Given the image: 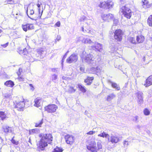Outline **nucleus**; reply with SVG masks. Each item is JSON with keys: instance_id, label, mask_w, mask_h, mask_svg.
I'll return each mask as SVG.
<instances>
[{"instance_id": "680f3d73", "label": "nucleus", "mask_w": 152, "mask_h": 152, "mask_svg": "<svg viewBox=\"0 0 152 152\" xmlns=\"http://www.w3.org/2000/svg\"><path fill=\"white\" fill-rule=\"evenodd\" d=\"M52 71L53 72H55L56 71V69L54 68H53L52 69Z\"/></svg>"}, {"instance_id": "c756f323", "label": "nucleus", "mask_w": 152, "mask_h": 152, "mask_svg": "<svg viewBox=\"0 0 152 152\" xmlns=\"http://www.w3.org/2000/svg\"><path fill=\"white\" fill-rule=\"evenodd\" d=\"M116 97V95L113 93L111 94L108 95L107 98V101H110L113 98Z\"/></svg>"}, {"instance_id": "4be33fe9", "label": "nucleus", "mask_w": 152, "mask_h": 152, "mask_svg": "<svg viewBox=\"0 0 152 152\" xmlns=\"http://www.w3.org/2000/svg\"><path fill=\"white\" fill-rule=\"evenodd\" d=\"M94 79V77L88 76L87 78L84 80V82L86 83L87 85H90L92 83Z\"/></svg>"}, {"instance_id": "58836bf2", "label": "nucleus", "mask_w": 152, "mask_h": 152, "mask_svg": "<svg viewBox=\"0 0 152 152\" xmlns=\"http://www.w3.org/2000/svg\"><path fill=\"white\" fill-rule=\"evenodd\" d=\"M129 40L132 43L134 44L136 43V41L135 38L134 37H130L129 38Z\"/></svg>"}, {"instance_id": "412c9836", "label": "nucleus", "mask_w": 152, "mask_h": 152, "mask_svg": "<svg viewBox=\"0 0 152 152\" xmlns=\"http://www.w3.org/2000/svg\"><path fill=\"white\" fill-rule=\"evenodd\" d=\"M2 129L4 132L5 134H7L11 132V128L7 125H4L2 126Z\"/></svg>"}, {"instance_id": "bb28decb", "label": "nucleus", "mask_w": 152, "mask_h": 152, "mask_svg": "<svg viewBox=\"0 0 152 152\" xmlns=\"http://www.w3.org/2000/svg\"><path fill=\"white\" fill-rule=\"evenodd\" d=\"M142 6L145 9L148 8L150 7V4L148 1L147 0H143L142 1Z\"/></svg>"}, {"instance_id": "2eb2a0df", "label": "nucleus", "mask_w": 152, "mask_h": 152, "mask_svg": "<svg viewBox=\"0 0 152 152\" xmlns=\"http://www.w3.org/2000/svg\"><path fill=\"white\" fill-rule=\"evenodd\" d=\"M91 47L94 50L100 52H102L103 50L102 45L97 42H95V45Z\"/></svg>"}, {"instance_id": "4d7b16f0", "label": "nucleus", "mask_w": 152, "mask_h": 152, "mask_svg": "<svg viewBox=\"0 0 152 152\" xmlns=\"http://www.w3.org/2000/svg\"><path fill=\"white\" fill-rule=\"evenodd\" d=\"M57 27H59L60 26V21L57 22L55 25Z\"/></svg>"}, {"instance_id": "7c9ffc66", "label": "nucleus", "mask_w": 152, "mask_h": 152, "mask_svg": "<svg viewBox=\"0 0 152 152\" xmlns=\"http://www.w3.org/2000/svg\"><path fill=\"white\" fill-rule=\"evenodd\" d=\"M147 23L150 26H152V15H150L147 20Z\"/></svg>"}, {"instance_id": "9d476101", "label": "nucleus", "mask_w": 152, "mask_h": 152, "mask_svg": "<svg viewBox=\"0 0 152 152\" xmlns=\"http://www.w3.org/2000/svg\"><path fill=\"white\" fill-rule=\"evenodd\" d=\"M64 138L66 143L70 145L72 144L74 142L75 139L74 136L69 134L65 135Z\"/></svg>"}, {"instance_id": "49530a36", "label": "nucleus", "mask_w": 152, "mask_h": 152, "mask_svg": "<svg viewBox=\"0 0 152 152\" xmlns=\"http://www.w3.org/2000/svg\"><path fill=\"white\" fill-rule=\"evenodd\" d=\"M5 2L8 4H12L14 2L13 0H6Z\"/></svg>"}, {"instance_id": "b1692460", "label": "nucleus", "mask_w": 152, "mask_h": 152, "mask_svg": "<svg viewBox=\"0 0 152 152\" xmlns=\"http://www.w3.org/2000/svg\"><path fill=\"white\" fill-rule=\"evenodd\" d=\"M18 52L21 55L27 56L28 54V56H29L30 54H28L27 51V49L25 48L23 50L19 49L18 50Z\"/></svg>"}, {"instance_id": "9b49d317", "label": "nucleus", "mask_w": 152, "mask_h": 152, "mask_svg": "<svg viewBox=\"0 0 152 152\" xmlns=\"http://www.w3.org/2000/svg\"><path fill=\"white\" fill-rule=\"evenodd\" d=\"M137 96V100L139 104H141L143 103V94L140 91H138L136 94Z\"/></svg>"}, {"instance_id": "5701e85b", "label": "nucleus", "mask_w": 152, "mask_h": 152, "mask_svg": "<svg viewBox=\"0 0 152 152\" xmlns=\"http://www.w3.org/2000/svg\"><path fill=\"white\" fill-rule=\"evenodd\" d=\"M37 53L40 56V57L41 58H43L45 56L46 52L42 49H39L37 50Z\"/></svg>"}, {"instance_id": "2f4dec72", "label": "nucleus", "mask_w": 152, "mask_h": 152, "mask_svg": "<svg viewBox=\"0 0 152 152\" xmlns=\"http://www.w3.org/2000/svg\"><path fill=\"white\" fill-rule=\"evenodd\" d=\"M98 137H102L107 138V137H109V135L108 134H106L104 132H103L100 134H98Z\"/></svg>"}, {"instance_id": "e2e57ef3", "label": "nucleus", "mask_w": 152, "mask_h": 152, "mask_svg": "<svg viewBox=\"0 0 152 152\" xmlns=\"http://www.w3.org/2000/svg\"><path fill=\"white\" fill-rule=\"evenodd\" d=\"M37 6L39 8L40 7V4H37Z\"/></svg>"}, {"instance_id": "6e6d98bb", "label": "nucleus", "mask_w": 152, "mask_h": 152, "mask_svg": "<svg viewBox=\"0 0 152 152\" xmlns=\"http://www.w3.org/2000/svg\"><path fill=\"white\" fill-rule=\"evenodd\" d=\"M8 43L7 42L5 44L1 45V46L5 48L7 47L8 46Z\"/></svg>"}, {"instance_id": "a18cd8bd", "label": "nucleus", "mask_w": 152, "mask_h": 152, "mask_svg": "<svg viewBox=\"0 0 152 152\" xmlns=\"http://www.w3.org/2000/svg\"><path fill=\"white\" fill-rule=\"evenodd\" d=\"M97 146L98 147V150H100L102 149V146L100 142H98L97 143Z\"/></svg>"}, {"instance_id": "69168bd1", "label": "nucleus", "mask_w": 152, "mask_h": 152, "mask_svg": "<svg viewBox=\"0 0 152 152\" xmlns=\"http://www.w3.org/2000/svg\"><path fill=\"white\" fill-rule=\"evenodd\" d=\"M66 77H65V76H63L62 77V78L63 79H65H65H66Z\"/></svg>"}, {"instance_id": "aec40b11", "label": "nucleus", "mask_w": 152, "mask_h": 152, "mask_svg": "<svg viewBox=\"0 0 152 152\" xmlns=\"http://www.w3.org/2000/svg\"><path fill=\"white\" fill-rule=\"evenodd\" d=\"M108 83L111 84V86L113 88H115L117 91L120 89V88L119 85L113 82L110 80L108 81Z\"/></svg>"}, {"instance_id": "393cba45", "label": "nucleus", "mask_w": 152, "mask_h": 152, "mask_svg": "<svg viewBox=\"0 0 152 152\" xmlns=\"http://www.w3.org/2000/svg\"><path fill=\"white\" fill-rule=\"evenodd\" d=\"M26 12L28 17L31 19L33 20V19L30 16L34 14V10L32 9H28V7H27Z\"/></svg>"}, {"instance_id": "052dcab7", "label": "nucleus", "mask_w": 152, "mask_h": 152, "mask_svg": "<svg viewBox=\"0 0 152 152\" xmlns=\"http://www.w3.org/2000/svg\"><path fill=\"white\" fill-rule=\"evenodd\" d=\"M19 79L20 81H23L24 80V79L21 77H19Z\"/></svg>"}, {"instance_id": "e433bc0d", "label": "nucleus", "mask_w": 152, "mask_h": 152, "mask_svg": "<svg viewBox=\"0 0 152 152\" xmlns=\"http://www.w3.org/2000/svg\"><path fill=\"white\" fill-rule=\"evenodd\" d=\"M138 119L139 117L137 116H135L133 117L132 119V120L134 122L137 123L139 122Z\"/></svg>"}, {"instance_id": "c85d7f7f", "label": "nucleus", "mask_w": 152, "mask_h": 152, "mask_svg": "<svg viewBox=\"0 0 152 152\" xmlns=\"http://www.w3.org/2000/svg\"><path fill=\"white\" fill-rule=\"evenodd\" d=\"M7 117V114L5 113L4 112L2 111H0V118L1 120H4Z\"/></svg>"}, {"instance_id": "4c0bfd02", "label": "nucleus", "mask_w": 152, "mask_h": 152, "mask_svg": "<svg viewBox=\"0 0 152 152\" xmlns=\"http://www.w3.org/2000/svg\"><path fill=\"white\" fill-rule=\"evenodd\" d=\"M37 132V129H33L31 130H29V134H32L34 133H36Z\"/></svg>"}, {"instance_id": "f257e3e1", "label": "nucleus", "mask_w": 152, "mask_h": 152, "mask_svg": "<svg viewBox=\"0 0 152 152\" xmlns=\"http://www.w3.org/2000/svg\"><path fill=\"white\" fill-rule=\"evenodd\" d=\"M40 138L38 143H37V148L39 151H43L48 144H51L53 137L50 134L41 133L39 135Z\"/></svg>"}, {"instance_id": "72a5a7b5", "label": "nucleus", "mask_w": 152, "mask_h": 152, "mask_svg": "<svg viewBox=\"0 0 152 152\" xmlns=\"http://www.w3.org/2000/svg\"><path fill=\"white\" fill-rule=\"evenodd\" d=\"M43 123V119H42L41 121H38L35 123V126L37 127H41Z\"/></svg>"}, {"instance_id": "4468645a", "label": "nucleus", "mask_w": 152, "mask_h": 152, "mask_svg": "<svg viewBox=\"0 0 152 152\" xmlns=\"http://www.w3.org/2000/svg\"><path fill=\"white\" fill-rule=\"evenodd\" d=\"M22 27L23 31L26 32L28 30L34 29V28L33 25L29 23L23 24L22 25Z\"/></svg>"}, {"instance_id": "5fc2aeb1", "label": "nucleus", "mask_w": 152, "mask_h": 152, "mask_svg": "<svg viewBox=\"0 0 152 152\" xmlns=\"http://www.w3.org/2000/svg\"><path fill=\"white\" fill-rule=\"evenodd\" d=\"M142 127V126H140V125H137L136 126L135 128L137 129H139V130H141V128Z\"/></svg>"}, {"instance_id": "bf43d9fd", "label": "nucleus", "mask_w": 152, "mask_h": 152, "mask_svg": "<svg viewBox=\"0 0 152 152\" xmlns=\"http://www.w3.org/2000/svg\"><path fill=\"white\" fill-rule=\"evenodd\" d=\"M28 59L30 60V61H33L34 60H33V59L34 60V58H33V57H31V58H28Z\"/></svg>"}, {"instance_id": "a211bd4d", "label": "nucleus", "mask_w": 152, "mask_h": 152, "mask_svg": "<svg viewBox=\"0 0 152 152\" xmlns=\"http://www.w3.org/2000/svg\"><path fill=\"white\" fill-rule=\"evenodd\" d=\"M34 106L37 107H38L41 106L42 104V99L39 97H37L34 100Z\"/></svg>"}, {"instance_id": "20e7f679", "label": "nucleus", "mask_w": 152, "mask_h": 152, "mask_svg": "<svg viewBox=\"0 0 152 152\" xmlns=\"http://www.w3.org/2000/svg\"><path fill=\"white\" fill-rule=\"evenodd\" d=\"M96 143L94 140H91L88 142V144L87 145V149L90 151V152H97L96 147Z\"/></svg>"}, {"instance_id": "0eeeda50", "label": "nucleus", "mask_w": 152, "mask_h": 152, "mask_svg": "<svg viewBox=\"0 0 152 152\" xmlns=\"http://www.w3.org/2000/svg\"><path fill=\"white\" fill-rule=\"evenodd\" d=\"M114 33V38L115 40L118 41H121L123 34L122 31L121 29L116 30Z\"/></svg>"}, {"instance_id": "774afa93", "label": "nucleus", "mask_w": 152, "mask_h": 152, "mask_svg": "<svg viewBox=\"0 0 152 152\" xmlns=\"http://www.w3.org/2000/svg\"><path fill=\"white\" fill-rule=\"evenodd\" d=\"M143 60L144 61H145V58L144 56L143 58Z\"/></svg>"}, {"instance_id": "a878e982", "label": "nucleus", "mask_w": 152, "mask_h": 152, "mask_svg": "<svg viewBox=\"0 0 152 152\" xmlns=\"http://www.w3.org/2000/svg\"><path fill=\"white\" fill-rule=\"evenodd\" d=\"M4 85L8 87H12L14 85V83L13 81L9 80L6 81L4 83Z\"/></svg>"}, {"instance_id": "dca6fc26", "label": "nucleus", "mask_w": 152, "mask_h": 152, "mask_svg": "<svg viewBox=\"0 0 152 152\" xmlns=\"http://www.w3.org/2000/svg\"><path fill=\"white\" fill-rule=\"evenodd\" d=\"M102 68L100 66H97L96 68L91 67L89 69V72L91 73H96L100 72Z\"/></svg>"}, {"instance_id": "338daca9", "label": "nucleus", "mask_w": 152, "mask_h": 152, "mask_svg": "<svg viewBox=\"0 0 152 152\" xmlns=\"http://www.w3.org/2000/svg\"><path fill=\"white\" fill-rule=\"evenodd\" d=\"M85 113L86 115H87V114L88 113V111L86 110L85 111Z\"/></svg>"}, {"instance_id": "f3484780", "label": "nucleus", "mask_w": 152, "mask_h": 152, "mask_svg": "<svg viewBox=\"0 0 152 152\" xmlns=\"http://www.w3.org/2000/svg\"><path fill=\"white\" fill-rule=\"evenodd\" d=\"M108 140L112 143H117L119 141V138L116 135H112L108 139Z\"/></svg>"}, {"instance_id": "8fccbe9b", "label": "nucleus", "mask_w": 152, "mask_h": 152, "mask_svg": "<svg viewBox=\"0 0 152 152\" xmlns=\"http://www.w3.org/2000/svg\"><path fill=\"white\" fill-rule=\"evenodd\" d=\"M61 39V36L59 35H57V37L55 39V42L56 43L57 41H59Z\"/></svg>"}, {"instance_id": "7ed1b4c3", "label": "nucleus", "mask_w": 152, "mask_h": 152, "mask_svg": "<svg viewBox=\"0 0 152 152\" xmlns=\"http://www.w3.org/2000/svg\"><path fill=\"white\" fill-rule=\"evenodd\" d=\"M121 12L124 16L128 19H130L132 15L131 10L126 6H123L121 8Z\"/></svg>"}, {"instance_id": "79ce46f5", "label": "nucleus", "mask_w": 152, "mask_h": 152, "mask_svg": "<svg viewBox=\"0 0 152 152\" xmlns=\"http://www.w3.org/2000/svg\"><path fill=\"white\" fill-rule=\"evenodd\" d=\"M14 137H13L11 140L12 142L15 145H18V141H16L14 139Z\"/></svg>"}, {"instance_id": "473e14b6", "label": "nucleus", "mask_w": 152, "mask_h": 152, "mask_svg": "<svg viewBox=\"0 0 152 152\" xmlns=\"http://www.w3.org/2000/svg\"><path fill=\"white\" fill-rule=\"evenodd\" d=\"M78 86L80 91H81L82 92L84 93L86 92V90L84 86L80 84H78Z\"/></svg>"}, {"instance_id": "a19ab883", "label": "nucleus", "mask_w": 152, "mask_h": 152, "mask_svg": "<svg viewBox=\"0 0 152 152\" xmlns=\"http://www.w3.org/2000/svg\"><path fill=\"white\" fill-rule=\"evenodd\" d=\"M82 31H83L84 32H86L87 33H91V34H92L91 31V30L87 29V30L85 29L84 31L83 27H82Z\"/></svg>"}, {"instance_id": "c9c22d12", "label": "nucleus", "mask_w": 152, "mask_h": 152, "mask_svg": "<svg viewBox=\"0 0 152 152\" xmlns=\"http://www.w3.org/2000/svg\"><path fill=\"white\" fill-rule=\"evenodd\" d=\"M76 90L74 89L73 87L72 86H70L68 90V92L70 93H74L75 91Z\"/></svg>"}, {"instance_id": "864d4df0", "label": "nucleus", "mask_w": 152, "mask_h": 152, "mask_svg": "<svg viewBox=\"0 0 152 152\" xmlns=\"http://www.w3.org/2000/svg\"><path fill=\"white\" fill-rule=\"evenodd\" d=\"M95 133V131H90L89 132H88L87 133V134H90V135H91L93 134L94 133Z\"/></svg>"}, {"instance_id": "603ef678", "label": "nucleus", "mask_w": 152, "mask_h": 152, "mask_svg": "<svg viewBox=\"0 0 152 152\" xmlns=\"http://www.w3.org/2000/svg\"><path fill=\"white\" fill-rule=\"evenodd\" d=\"M80 69L82 73L84 72L85 68L84 66H81L80 67Z\"/></svg>"}, {"instance_id": "cd10ccee", "label": "nucleus", "mask_w": 152, "mask_h": 152, "mask_svg": "<svg viewBox=\"0 0 152 152\" xmlns=\"http://www.w3.org/2000/svg\"><path fill=\"white\" fill-rule=\"evenodd\" d=\"M144 39V37L142 35H139L137 37L136 40L138 43H141Z\"/></svg>"}, {"instance_id": "de8ad7c7", "label": "nucleus", "mask_w": 152, "mask_h": 152, "mask_svg": "<svg viewBox=\"0 0 152 152\" xmlns=\"http://www.w3.org/2000/svg\"><path fill=\"white\" fill-rule=\"evenodd\" d=\"M118 23V20L117 19H114L113 20V25L116 26Z\"/></svg>"}, {"instance_id": "423d86ee", "label": "nucleus", "mask_w": 152, "mask_h": 152, "mask_svg": "<svg viewBox=\"0 0 152 152\" xmlns=\"http://www.w3.org/2000/svg\"><path fill=\"white\" fill-rule=\"evenodd\" d=\"M58 108V107L55 104H49L45 107V110L49 113H53L55 112Z\"/></svg>"}, {"instance_id": "f03ea898", "label": "nucleus", "mask_w": 152, "mask_h": 152, "mask_svg": "<svg viewBox=\"0 0 152 152\" xmlns=\"http://www.w3.org/2000/svg\"><path fill=\"white\" fill-rule=\"evenodd\" d=\"M80 57L83 60L88 64H91L92 65L95 66L96 65V62L92 57V56L90 54H87L85 51H83Z\"/></svg>"}, {"instance_id": "0e129e2a", "label": "nucleus", "mask_w": 152, "mask_h": 152, "mask_svg": "<svg viewBox=\"0 0 152 152\" xmlns=\"http://www.w3.org/2000/svg\"><path fill=\"white\" fill-rule=\"evenodd\" d=\"M28 142L31 143V144H32L31 142V140L30 138L29 139Z\"/></svg>"}, {"instance_id": "09e8293b", "label": "nucleus", "mask_w": 152, "mask_h": 152, "mask_svg": "<svg viewBox=\"0 0 152 152\" xmlns=\"http://www.w3.org/2000/svg\"><path fill=\"white\" fill-rule=\"evenodd\" d=\"M129 144V142L125 140L124 141V147H126Z\"/></svg>"}, {"instance_id": "6e6552de", "label": "nucleus", "mask_w": 152, "mask_h": 152, "mask_svg": "<svg viewBox=\"0 0 152 152\" xmlns=\"http://www.w3.org/2000/svg\"><path fill=\"white\" fill-rule=\"evenodd\" d=\"M76 41L77 42H80L86 44H90L92 42L91 39L85 36H82L77 38Z\"/></svg>"}, {"instance_id": "13d9d810", "label": "nucleus", "mask_w": 152, "mask_h": 152, "mask_svg": "<svg viewBox=\"0 0 152 152\" xmlns=\"http://www.w3.org/2000/svg\"><path fill=\"white\" fill-rule=\"evenodd\" d=\"M67 56V55H66V53H65V55H64L63 58H62V61H63V60H64L65 58H66V56Z\"/></svg>"}, {"instance_id": "f8f14e48", "label": "nucleus", "mask_w": 152, "mask_h": 152, "mask_svg": "<svg viewBox=\"0 0 152 152\" xmlns=\"http://www.w3.org/2000/svg\"><path fill=\"white\" fill-rule=\"evenodd\" d=\"M102 19L104 21L109 22L113 19V15L111 14H103L101 15Z\"/></svg>"}, {"instance_id": "1a4fd4ad", "label": "nucleus", "mask_w": 152, "mask_h": 152, "mask_svg": "<svg viewBox=\"0 0 152 152\" xmlns=\"http://www.w3.org/2000/svg\"><path fill=\"white\" fill-rule=\"evenodd\" d=\"M78 59L77 55L75 54L71 55L66 60V62L68 64L76 62Z\"/></svg>"}, {"instance_id": "37998d69", "label": "nucleus", "mask_w": 152, "mask_h": 152, "mask_svg": "<svg viewBox=\"0 0 152 152\" xmlns=\"http://www.w3.org/2000/svg\"><path fill=\"white\" fill-rule=\"evenodd\" d=\"M57 75L55 74H54L52 76V80L54 81L57 79Z\"/></svg>"}, {"instance_id": "c03bdc74", "label": "nucleus", "mask_w": 152, "mask_h": 152, "mask_svg": "<svg viewBox=\"0 0 152 152\" xmlns=\"http://www.w3.org/2000/svg\"><path fill=\"white\" fill-rule=\"evenodd\" d=\"M22 72V69L21 68H19L18 71L17 72V74L18 76H20L21 75V73Z\"/></svg>"}, {"instance_id": "3c124183", "label": "nucleus", "mask_w": 152, "mask_h": 152, "mask_svg": "<svg viewBox=\"0 0 152 152\" xmlns=\"http://www.w3.org/2000/svg\"><path fill=\"white\" fill-rule=\"evenodd\" d=\"M29 85L30 87V90L32 91H33L34 89V88L32 84H29Z\"/></svg>"}, {"instance_id": "f704fd0d", "label": "nucleus", "mask_w": 152, "mask_h": 152, "mask_svg": "<svg viewBox=\"0 0 152 152\" xmlns=\"http://www.w3.org/2000/svg\"><path fill=\"white\" fill-rule=\"evenodd\" d=\"M63 151V150L62 148L57 146L52 152H62Z\"/></svg>"}, {"instance_id": "ea45409f", "label": "nucleus", "mask_w": 152, "mask_h": 152, "mask_svg": "<svg viewBox=\"0 0 152 152\" xmlns=\"http://www.w3.org/2000/svg\"><path fill=\"white\" fill-rule=\"evenodd\" d=\"M144 114L146 115H149L150 112L147 108L145 109L143 111Z\"/></svg>"}, {"instance_id": "ddd939ff", "label": "nucleus", "mask_w": 152, "mask_h": 152, "mask_svg": "<svg viewBox=\"0 0 152 152\" xmlns=\"http://www.w3.org/2000/svg\"><path fill=\"white\" fill-rule=\"evenodd\" d=\"M24 105V102L23 101H20L17 103L15 108H17V110L19 111H22L23 110Z\"/></svg>"}, {"instance_id": "39448f33", "label": "nucleus", "mask_w": 152, "mask_h": 152, "mask_svg": "<svg viewBox=\"0 0 152 152\" xmlns=\"http://www.w3.org/2000/svg\"><path fill=\"white\" fill-rule=\"evenodd\" d=\"M113 3L112 1H107L100 3L99 6L100 8L104 9H110L113 7Z\"/></svg>"}, {"instance_id": "6ab92c4d", "label": "nucleus", "mask_w": 152, "mask_h": 152, "mask_svg": "<svg viewBox=\"0 0 152 152\" xmlns=\"http://www.w3.org/2000/svg\"><path fill=\"white\" fill-rule=\"evenodd\" d=\"M152 85V76H149L146 80L144 85L146 87H148Z\"/></svg>"}]
</instances>
